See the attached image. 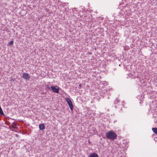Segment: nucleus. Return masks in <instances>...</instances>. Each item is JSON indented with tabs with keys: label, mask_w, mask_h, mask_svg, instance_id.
Returning <instances> with one entry per match:
<instances>
[{
	"label": "nucleus",
	"mask_w": 157,
	"mask_h": 157,
	"mask_svg": "<svg viewBox=\"0 0 157 157\" xmlns=\"http://www.w3.org/2000/svg\"><path fill=\"white\" fill-rule=\"evenodd\" d=\"M107 138L111 140H113L116 139L117 135L113 131H109L106 133Z\"/></svg>",
	"instance_id": "f257e3e1"
},
{
	"label": "nucleus",
	"mask_w": 157,
	"mask_h": 157,
	"mask_svg": "<svg viewBox=\"0 0 157 157\" xmlns=\"http://www.w3.org/2000/svg\"><path fill=\"white\" fill-rule=\"evenodd\" d=\"M65 100L69 105L71 109L72 110L73 109V106L71 99L69 98H65Z\"/></svg>",
	"instance_id": "f03ea898"
},
{
	"label": "nucleus",
	"mask_w": 157,
	"mask_h": 157,
	"mask_svg": "<svg viewBox=\"0 0 157 157\" xmlns=\"http://www.w3.org/2000/svg\"><path fill=\"white\" fill-rule=\"evenodd\" d=\"M22 77L26 79H29L30 78V77L29 76V75L28 73H23Z\"/></svg>",
	"instance_id": "7ed1b4c3"
},
{
	"label": "nucleus",
	"mask_w": 157,
	"mask_h": 157,
	"mask_svg": "<svg viewBox=\"0 0 157 157\" xmlns=\"http://www.w3.org/2000/svg\"><path fill=\"white\" fill-rule=\"evenodd\" d=\"M45 128V127L44 125V124H39V128L40 130H44V129Z\"/></svg>",
	"instance_id": "20e7f679"
},
{
	"label": "nucleus",
	"mask_w": 157,
	"mask_h": 157,
	"mask_svg": "<svg viewBox=\"0 0 157 157\" xmlns=\"http://www.w3.org/2000/svg\"><path fill=\"white\" fill-rule=\"evenodd\" d=\"M98 155L95 153L91 154L90 155L89 157H98Z\"/></svg>",
	"instance_id": "39448f33"
},
{
	"label": "nucleus",
	"mask_w": 157,
	"mask_h": 157,
	"mask_svg": "<svg viewBox=\"0 0 157 157\" xmlns=\"http://www.w3.org/2000/svg\"><path fill=\"white\" fill-rule=\"evenodd\" d=\"M153 132L155 134H157V128H152Z\"/></svg>",
	"instance_id": "423d86ee"
},
{
	"label": "nucleus",
	"mask_w": 157,
	"mask_h": 157,
	"mask_svg": "<svg viewBox=\"0 0 157 157\" xmlns=\"http://www.w3.org/2000/svg\"><path fill=\"white\" fill-rule=\"evenodd\" d=\"M52 91L56 93H59V89H51Z\"/></svg>",
	"instance_id": "0eeeda50"
},
{
	"label": "nucleus",
	"mask_w": 157,
	"mask_h": 157,
	"mask_svg": "<svg viewBox=\"0 0 157 157\" xmlns=\"http://www.w3.org/2000/svg\"><path fill=\"white\" fill-rule=\"evenodd\" d=\"M13 40L10 41L9 43H8V45H13Z\"/></svg>",
	"instance_id": "6e6552de"
},
{
	"label": "nucleus",
	"mask_w": 157,
	"mask_h": 157,
	"mask_svg": "<svg viewBox=\"0 0 157 157\" xmlns=\"http://www.w3.org/2000/svg\"><path fill=\"white\" fill-rule=\"evenodd\" d=\"M58 87V88H59L57 87V86H56V87L55 86H51V88H52V89H55V88H56V87Z\"/></svg>",
	"instance_id": "1a4fd4ad"
},
{
	"label": "nucleus",
	"mask_w": 157,
	"mask_h": 157,
	"mask_svg": "<svg viewBox=\"0 0 157 157\" xmlns=\"http://www.w3.org/2000/svg\"><path fill=\"white\" fill-rule=\"evenodd\" d=\"M119 101V99L118 98H116V99L115 101V102L116 103H117Z\"/></svg>",
	"instance_id": "9d476101"
},
{
	"label": "nucleus",
	"mask_w": 157,
	"mask_h": 157,
	"mask_svg": "<svg viewBox=\"0 0 157 157\" xmlns=\"http://www.w3.org/2000/svg\"><path fill=\"white\" fill-rule=\"evenodd\" d=\"M15 136L16 137H18V135L17 134H15Z\"/></svg>",
	"instance_id": "9b49d317"
}]
</instances>
